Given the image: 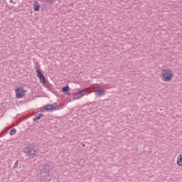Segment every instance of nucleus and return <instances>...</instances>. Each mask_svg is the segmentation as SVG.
<instances>
[{
    "mask_svg": "<svg viewBox=\"0 0 182 182\" xmlns=\"http://www.w3.org/2000/svg\"><path fill=\"white\" fill-rule=\"evenodd\" d=\"M160 77L163 82H171L174 77V71L169 68H164L161 70Z\"/></svg>",
    "mask_w": 182,
    "mask_h": 182,
    "instance_id": "f257e3e1",
    "label": "nucleus"
},
{
    "mask_svg": "<svg viewBox=\"0 0 182 182\" xmlns=\"http://www.w3.org/2000/svg\"><path fill=\"white\" fill-rule=\"evenodd\" d=\"M25 153L29 159H35V157H38L39 154L38 150L35 149V148H33V146H28L26 148Z\"/></svg>",
    "mask_w": 182,
    "mask_h": 182,
    "instance_id": "f03ea898",
    "label": "nucleus"
},
{
    "mask_svg": "<svg viewBox=\"0 0 182 182\" xmlns=\"http://www.w3.org/2000/svg\"><path fill=\"white\" fill-rule=\"evenodd\" d=\"M16 97L17 99H22L26 95V90L23 87H16L15 89Z\"/></svg>",
    "mask_w": 182,
    "mask_h": 182,
    "instance_id": "7ed1b4c3",
    "label": "nucleus"
},
{
    "mask_svg": "<svg viewBox=\"0 0 182 182\" xmlns=\"http://www.w3.org/2000/svg\"><path fill=\"white\" fill-rule=\"evenodd\" d=\"M36 72L37 73V77H38L41 83H42L44 85H46V78L45 77L43 73H42V71L39 69H37Z\"/></svg>",
    "mask_w": 182,
    "mask_h": 182,
    "instance_id": "20e7f679",
    "label": "nucleus"
},
{
    "mask_svg": "<svg viewBox=\"0 0 182 182\" xmlns=\"http://www.w3.org/2000/svg\"><path fill=\"white\" fill-rule=\"evenodd\" d=\"M86 95V90H81L78 92H75L73 95V100H79L80 97H83Z\"/></svg>",
    "mask_w": 182,
    "mask_h": 182,
    "instance_id": "39448f33",
    "label": "nucleus"
},
{
    "mask_svg": "<svg viewBox=\"0 0 182 182\" xmlns=\"http://www.w3.org/2000/svg\"><path fill=\"white\" fill-rule=\"evenodd\" d=\"M58 107V104L55 103L53 105H48L43 107L44 110H53V109H56Z\"/></svg>",
    "mask_w": 182,
    "mask_h": 182,
    "instance_id": "423d86ee",
    "label": "nucleus"
},
{
    "mask_svg": "<svg viewBox=\"0 0 182 182\" xmlns=\"http://www.w3.org/2000/svg\"><path fill=\"white\" fill-rule=\"evenodd\" d=\"M176 164L179 167H182V154H180L179 155H178L176 158Z\"/></svg>",
    "mask_w": 182,
    "mask_h": 182,
    "instance_id": "0eeeda50",
    "label": "nucleus"
},
{
    "mask_svg": "<svg viewBox=\"0 0 182 182\" xmlns=\"http://www.w3.org/2000/svg\"><path fill=\"white\" fill-rule=\"evenodd\" d=\"M33 9H34L35 12H39V11L41 9V4L37 1H34Z\"/></svg>",
    "mask_w": 182,
    "mask_h": 182,
    "instance_id": "6e6552de",
    "label": "nucleus"
},
{
    "mask_svg": "<svg viewBox=\"0 0 182 182\" xmlns=\"http://www.w3.org/2000/svg\"><path fill=\"white\" fill-rule=\"evenodd\" d=\"M49 173H43L42 176H41V181H49Z\"/></svg>",
    "mask_w": 182,
    "mask_h": 182,
    "instance_id": "1a4fd4ad",
    "label": "nucleus"
},
{
    "mask_svg": "<svg viewBox=\"0 0 182 182\" xmlns=\"http://www.w3.org/2000/svg\"><path fill=\"white\" fill-rule=\"evenodd\" d=\"M105 95H106V90H99L95 92V96L97 97L100 96H105Z\"/></svg>",
    "mask_w": 182,
    "mask_h": 182,
    "instance_id": "9d476101",
    "label": "nucleus"
},
{
    "mask_svg": "<svg viewBox=\"0 0 182 182\" xmlns=\"http://www.w3.org/2000/svg\"><path fill=\"white\" fill-rule=\"evenodd\" d=\"M91 87L92 89H100V87H102V85L100 84H93L91 85Z\"/></svg>",
    "mask_w": 182,
    "mask_h": 182,
    "instance_id": "9b49d317",
    "label": "nucleus"
},
{
    "mask_svg": "<svg viewBox=\"0 0 182 182\" xmlns=\"http://www.w3.org/2000/svg\"><path fill=\"white\" fill-rule=\"evenodd\" d=\"M43 171H46V173H49L50 171V167L48 165L44 166Z\"/></svg>",
    "mask_w": 182,
    "mask_h": 182,
    "instance_id": "f8f14e48",
    "label": "nucleus"
},
{
    "mask_svg": "<svg viewBox=\"0 0 182 182\" xmlns=\"http://www.w3.org/2000/svg\"><path fill=\"white\" fill-rule=\"evenodd\" d=\"M41 117H43V114H39L38 116H36V117L33 119V120H34L35 122H36V120H39V119H41Z\"/></svg>",
    "mask_w": 182,
    "mask_h": 182,
    "instance_id": "ddd939ff",
    "label": "nucleus"
},
{
    "mask_svg": "<svg viewBox=\"0 0 182 182\" xmlns=\"http://www.w3.org/2000/svg\"><path fill=\"white\" fill-rule=\"evenodd\" d=\"M16 134V129H13L11 130L10 136H14V134Z\"/></svg>",
    "mask_w": 182,
    "mask_h": 182,
    "instance_id": "4468645a",
    "label": "nucleus"
},
{
    "mask_svg": "<svg viewBox=\"0 0 182 182\" xmlns=\"http://www.w3.org/2000/svg\"><path fill=\"white\" fill-rule=\"evenodd\" d=\"M63 92H69V86H65L63 87Z\"/></svg>",
    "mask_w": 182,
    "mask_h": 182,
    "instance_id": "2eb2a0df",
    "label": "nucleus"
},
{
    "mask_svg": "<svg viewBox=\"0 0 182 182\" xmlns=\"http://www.w3.org/2000/svg\"><path fill=\"white\" fill-rule=\"evenodd\" d=\"M84 90H85V95H90V93H92L89 90L84 89Z\"/></svg>",
    "mask_w": 182,
    "mask_h": 182,
    "instance_id": "dca6fc26",
    "label": "nucleus"
},
{
    "mask_svg": "<svg viewBox=\"0 0 182 182\" xmlns=\"http://www.w3.org/2000/svg\"><path fill=\"white\" fill-rule=\"evenodd\" d=\"M55 1H56V0H50V2L51 4H53V2H55Z\"/></svg>",
    "mask_w": 182,
    "mask_h": 182,
    "instance_id": "f3484780",
    "label": "nucleus"
},
{
    "mask_svg": "<svg viewBox=\"0 0 182 182\" xmlns=\"http://www.w3.org/2000/svg\"><path fill=\"white\" fill-rule=\"evenodd\" d=\"M65 95H68V96H70V92H67Z\"/></svg>",
    "mask_w": 182,
    "mask_h": 182,
    "instance_id": "a211bd4d",
    "label": "nucleus"
},
{
    "mask_svg": "<svg viewBox=\"0 0 182 182\" xmlns=\"http://www.w3.org/2000/svg\"><path fill=\"white\" fill-rule=\"evenodd\" d=\"M11 4H14V0H10Z\"/></svg>",
    "mask_w": 182,
    "mask_h": 182,
    "instance_id": "6ab92c4d",
    "label": "nucleus"
}]
</instances>
